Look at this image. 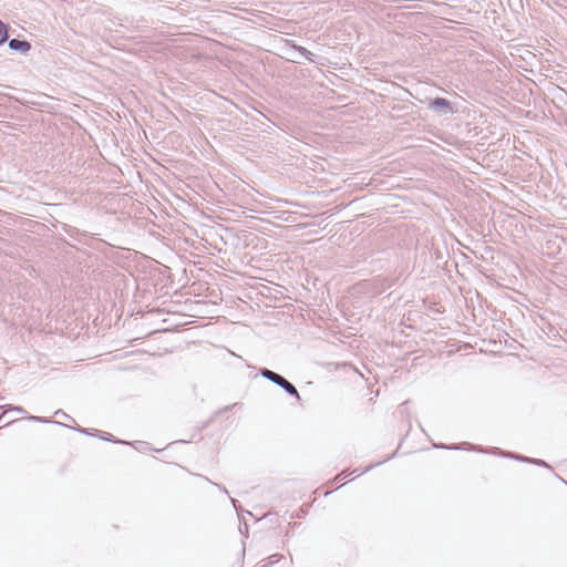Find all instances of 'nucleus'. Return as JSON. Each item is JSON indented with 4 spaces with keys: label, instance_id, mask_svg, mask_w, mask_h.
Segmentation results:
<instances>
[{
    "label": "nucleus",
    "instance_id": "f8f14e48",
    "mask_svg": "<svg viewBox=\"0 0 567 567\" xmlns=\"http://www.w3.org/2000/svg\"><path fill=\"white\" fill-rule=\"evenodd\" d=\"M435 447H440V449H452V450H458V449H461V447H460V446H457V445H453V446L449 447V446H446V445H444V444L435 445Z\"/></svg>",
    "mask_w": 567,
    "mask_h": 567
},
{
    "label": "nucleus",
    "instance_id": "ddd939ff",
    "mask_svg": "<svg viewBox=\"0 0 567 567\" xmlns=\"http://www.w3.org/2000/svg\"><path fill=\"white\" fill-rule=\"evenodd\" d=\"M346 477H347V474H346V472L343 471L342 473H340L339 475H337L334 480L339 482V481H342V480H343V478H346Z\"/></svg>",
    "mask_w": 567,
    "mask_h": 567
},
{
    "label": "nucleus",
    "instance_id": "2eb2a0df",
    "mask_svg": "<svg viewBox=\"0 0 567 567\" xmlns=\"http://www.w3.org/2000/svg\"><path fill=\"white\" fill-rule=\"evenodd\" d=\"M215 485L220 489V492H224L225 494H228V491L225 487H221L218 484H215Z\"/></svg>",
    "mask_w": 567,
    "mask_h": 567
},
{
    "label": "nucleus",
    "instance_id": "39448f33",
    "mask_svg": "<svg viewBox=\"0 0 567 567\" xmlns=\"http://www.w3.org/2000/svg\"><path fill=\"white\" fill-rule=\"evenodd\" d=\"M292 49L297 51L301 56H303L308 61H312L313 53H311L309 50H307L303 47L293 44Z\"/></svg>",
    "mask_w": 567,
    "mask_h": 567
},
{
    "label": "nucleus",
    "instance_id": "9b49d317",
    "mask_svg": "<svg viewBox=\"0 0 567 567\" xmlns=\"http://www.w3.org/2000/svg\"><path fill=\"white\" fill-rule=\"evenodd\" d=\"M8 410L6 405L0 406V421L7 415Z\"/></svg>",
    "mask_w": 567,
    "mask_h": 567
},
{
    "label": "nucleus",
    "instance_id": "aec40b11",
    "mask_svg": "<svg viewBox=\"0 0 567 567\" xmlns=\"http://www.w3.org/2000/svg\"><path fill=\"white\" fill-rule=\"evenodd\" d=\"M374 465H369L365 471L372 468Z\"/></svg>",
    "mask_w": 567,
    "mask_h": 567
},
{
    "label": "nucleus",
    "instance_id": "7ed1b4c3",
    "mask_svg": "<svg viewBox=\"0 0 567 567\" xmlns=\"http://www.w3.org/2000/svg\"><path fill=\"white\" fill-rule=\"evenodd\" d=\"M8 45L10 50L20 52L22 54H27L31 50V44L27 40L11 39L9 40Z\"/></svg>",
    "mask_w": 567,
    "mask_h": 567
},
{
    "label": "nucleus",
    "instance_id": "423d86ee",
    "mask_svg": "<svg viewBox=\"0 0 567 567\" xmlns=\"http://www.w3.org/2000/svg\"><path fill=\"white\" fill-rule=\"evenodd\" d=\"M8 27L2 21H0V45L8 40Z\"/></svg>",
    "mask_w": 567,
    "mask_h": 567
},
{
    "label": "nucleus",
    "instance_id": "f257e3e1",
    "mask_svg": "<svg viewBox=\"0 0 567 567\" xmlns=\"http://www.w3.org/2000/svg\"><path fill=\"white\" fill-rule=\"evenodd\" d=\"M259 373L262 378H265V379L271 381L272 383L277 384L278 386H280L289 395L295 396L298 400L300 399L299 392L296 389V386L291 382L286 380L282 375H280L267 368L260 369Z\"/></svg>",
    "mask_w": 567,
    "mask_h": 567
},
{
    "label": "nucleus",
    "instance_id": "4468645a",
    "mask_svg": "<svg viewBox=\"0 0 567 567\" xmlns=\"http://www.w3.org/2000/svg\"><path fill=\"white\" fill-rule=\"evenodd\" d=\"M60 414H63L64 417H70L66 413H64L62 410H58L55 412V415H60Z\"/></svg>",
    "mask_w": 567,
    "mask_h": 567
},
{
    "label": "nucleus",
    "instance_id": "20e7f679",
    "mask_svg": "<svg viewBox=\"0 0 567 567\" xmlns=\"http://www.w3.org/2000/svg\"><path fill=\"white\" fill-rule=\"evenodd\" d=\"M503 455L507 456V457L515 458V460L520 461V462H527V463H532V464H536V465L548 467L547 463L545 461H543V460H539V458H530V457L522 456V455L509 453V452L503 453Z\"/></svg>",
    "mask_w": 567,
    "mask_h": 567
},
{
    "label": "nucleus",
    "instance_id": "a211bd4d",
    "mask_svg": "<svg viewBox=\"0 0 567 567\" xmlns=\"http://www.w3.org/2000/svg\"><path fill=\"white\" fill-rule=\"evenodd\" d=\"M271 564H272V561H270L269 564H265V565H262L261 567H268V566H269V565H271Z\"/></svg>",
    "mask_w": 567,
    "mask_h": 567
},
{
    "label": "nucleus",
    "instance_id": "1a4fd4ad",
    "mask_svg": "<svg viewBox=\"0 0 567 567\" xmlns=\"http://www.w3.org/2000/svg\"><path fill=\"white\" fill-rule=\"evenodd\" d=\"M106 435H101V439L105 440V441H109V442H114V443H124L123 441H117V440H114L113 439V435L110 434V433H105Z\"/></svg>",
    "mask_w": 567,
    "mask_h": 567
},
{
    "label": "nucleus",
    "instance_id": "9d476101",
    "mask_svg": "<svg viewBox=\"0 0 567 567\" xmlns=\"http://www.w3.org/2000/svg\"><path fill=\"white\" fill-rule=\"evenodd\" d=\"M6 406H7L8 413L12 412V411L17 412V413H24V410L21 406H10V405H6Z\"/></svg>",
    "mask_w": 567,
    "mask_h": 567
},
{
    "label": "nucleus",
    "instance_id": "6e6552de",
    "mask_svg": "<svg viewBox=\"0 0 567 567\" xmlns=\"http://www.w3.org/2000/svg\"><path fill=\"white\" fill-rule=\"evenodd\" d=\"M75 430L79 431L80 433H83V434H86V435H99V433H100L99 430H94V432H90L89 429H83V427H78Z\"/></svg>",
    "mask_w": 567,
    "mask_h": 567
},
{
    "label": "nucleus",
    "instance_id": "0eeeda50",
    "mask_svg": "<svg viewBox=\"0 0 567 567\" xmlns=\"http://www.w3.org/2000/svg\"><path fill=\"white\" fill-rule=\"evenodd\" d=\"M29 420L34 421V422H39V423H54V424H58V425H61V426H65L64 424H62L60 422L51 421V420H49L47 417H43V416H29Z\"/></svg>",
    "mask_w": 567,
    "mask_h": 567
},
{
    "label": "nucleus",
    "instance_id": "dca6fc26",
    "mask_svg": "<svg viewBox=\"0 0 567 567\" xmlns=\"http://www.w3.org/2000/svg\"><path fill=\"white\" fill-rule=\"evenodd\" d=\"M363 472H359V470H353L351 474H355L357 476H360Z\"/></svg>",
    "mask_w": 567,
    "mask_h": 567
},
{
    "label": "nucleus",
    "instance_id": "6ab92c4d",
    "mask_svg": "<svg viewBox=\"0 0 567 567\" xmlns=\"http://www.w3.org/2000/svg\"><path fill=\"white\" fill-rule=\"evenodd\" d=\"M474 450H476V447H473ZM478 452H485L483 449H477Z\"/></svg>",
    "mask_w": 567,
    "mask_h": 567
},
{
    "label": "nucleus",
    "instance_id": "f03ea898",
    "mask_svg": "<svg viewBox=\"0 0 567 567\" xmlns=\"http://www.w3.org/2000/svg\"><path fill=\"white\" fill-rule=\"evenodd\" d=\"M429 109L441 115L454 113L452 103L444 97H434L430 102Z\"/></svg>",
    "mask_w": 567,
    "mask_h": 567
},
{
    "label": "nucleus",
    "instance_id": "f3484780",
    "mask_svg": "<svg viewBox=\"0 0 567 567\" xmlns=\"http://www.w3.org/2000/svg\"><path fill=\"white\" fill-rule=\"evenodd\" d=\"M231 503H233L234 507H235V508H237V507H236V503H237V501H236V499H234V498H231Z\"/></svg>",
    "mask_w": 567,
    "mask_h": 567
}]
</instances>
